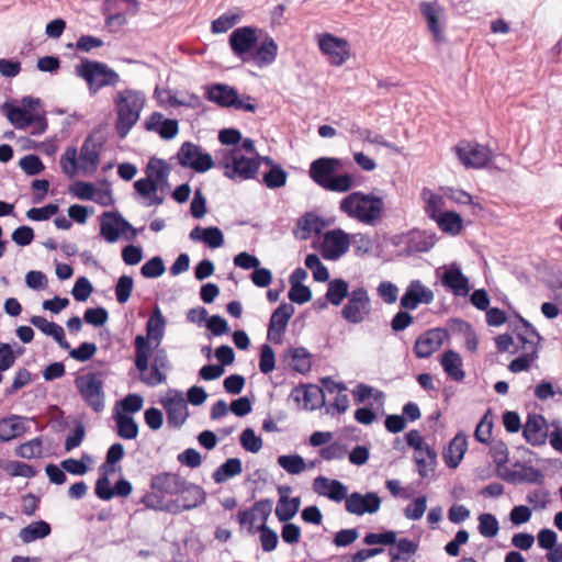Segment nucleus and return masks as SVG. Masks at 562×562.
I'll use <instances>...</instances> for the list:
<instances>
[{"instance_id":"f257e3e1","label":"nucleus","mask_w":562,"mask_h":562,"mask_svg":"<svg viewBox=\"0 0 562 562\" xmlns=\"http://www.w3.org/2000/svg\"><path fill=\"white\" fill-rule=\"evenodd\" d=\"M383 209V198L362 191L351 192L339 203V210L348 217L371 226L381 221Z\"/></svg>"},{"instance_id":"f03ea898","label":"nucleus","mask_w":562,"mask_h":562,"mask_svg":"<svg viewBox=\"0 0 562 562\" xmlns=\"http://www.w3.org/2000/svg\"><path fill=\"white\" fill-rule=\"evenodd\" d=\"M184 482L186 479L178 473H158L151 477V491L140 498V503L146 508L165 512V508L169 507V504L173 501L171 497L181 493Z\"/></svg>"},{"instance_id":"7ed1b4c3","label":"nucleus","mask_w":562,"mask_h":562,"mask_svg":"<svg viewBox=\"0 0 562 562\" xmlns=\"http://www.w3.org/2000/svg\"><path fill=\"white\" fill-rule=\"evenodd\" d=\"M166 318L158 305L153 308V312L146 324L147 336L137 335L134 339L135 347V367L138 371L144 372L148 369V360L151 356L153 346L157 348L165 335Z\"/></svg>"},{"instance_id":"20e7f679","label":"nucleus","mask_w":562,"mask_h":562,"mask_svg":"<svg viewBox=\"0 0 562 562\" xmlns=\"http://www.w3.org/2000/svg\"><path fill=\"white\" fill-rule=\"evenodd\" d=\"M114 104L117 113L115 130L119 138L124 139L139 120L145 95L140 91L125 89L117 92Z\"/></svg>"},{"instance_id":"39448f33","label":"nucleus","mask_w":562,"mask_h":562,"mask_svg":"<svg viewBox=\"0 0 562 562\" xmlns=\"http://www.w3.org/2000/svg\"><path fill=\"white\" fill-rule=\"evenodd\" d=\"M76 75L88 85L89 94L92 97L105 87H114L120 81V75L105 63L82 58L75 68Z\"/></svg>"},{"instance_id":"423d86ee","label":"nucleus","mask_w":562,"mask_h":562,"mask_svg":"<svg viewBox=\"0 0 562 562\" xmlns=\"http://www.w3.org/2000/svg\"><path fill=\"white\" fill-rule=\"evenodd\" d=\"M217 167L224 169V176L234 181H244L255 178L259 168L260 160L244 156L239 149L224 150L221 157H217Z\"/></svg>"},{"instance_id":"0eeeda50","label":"nucleus","mask_w":562,"mask_h":562,"mask_svg":"<svg viewBox=\"0 0 562 562\" xmlns=\"http://www.w3.org/2000/svg\"><path fill=\"white\" fill-rule=\"evenodd\" d=\"M123 235L126 240L136 238L137 231L117 211H106L101 215L100 236L110 244L116 243Z\"/></svg>"},{"instance_id":"6e6552de","label":"nucleus","mask_w":562,"mask_h":562,"mask_svg":"<svg viewBox=\"0 0 562 562\" xmlns=\"http://www.w3.org/2000/svg\"><path fill=\"white\" fill-rule=\"evenodd\" d=\"M75 385L85 403L95 413H101L104 407L105 393L103 381L98 373L89 372L78 375Z\"/></svg>"},{"instance_id":"1a4fd4ad","label":"nucleus","mask_w":562,"mask_h":562,"mask_svg":"<svg viewBox=\"0 0 562 562\" xmlns=\"http://www.w3.org/2000/svg\"><path fill=\"white\" fill-rule=\"evenodd\" d=\"M206 99L211 102L216 103L222 108H234L236 110H244L247 112H255L257 105L252 101L251 95H246L247 102L241 100L238 95L237 90L225 83H215L211 86L205 94Z\"/></svg>"},{"instance_id":"9d476101","label":"nucleus","mask_w":562,"mask_h":562,"mask_svg":"<svg viewBox=\"0 0 562 562\" xmlns=\"http://www.w3.org/2000/svg\"><path fill=\"white\" fill-rule=\"evenodd\" d=\"M176 158L181 167L193 169L199 173L206 172L215 166L212 156L192 142H184Z\"/></svg>"},{"instance_id":"9b49d317","label":"nucleus","mask_w":562,"mask_h":562,"mask_svg":"<svg viewBox=\"0 0 562 562\" xmlns=\"http://www.w3.org/2000/svg\"><path fill=\"white\" fill-rule=\"evenodd\" d=\"M370 297L363 286L353 289L347 304L341 310V316L350 324H360L370 314Z\"/></svg>"},{"instance_id":"f8f14e48","label":"nucleus","mask_w":562,"mask_h":562,"mask_svg":"<svg viewBox=\"0 0 562 562\" xmlns=\"http://www.w3.org/2000/svg\"><path fill=\"white\" fill-rule=\"evenodd\" d=\"M179 495L180 498L172 501L169 507L165 508V513L173 515L180 514L186 510L194 509L206 501V492L200 485L188 482L187 480Z\"/></svg>"},{"instance_id":"ddd939ff","label":"nucleus","mask_w":562,"mask_h":562,"mask_svg":"<svg viewBox=\"0 0 562 562\" xmlns=\"http://www.w3.org/2000/svg\"><path fill=\"white\" fill-rule=\"evenodd\" d=\"M232 52L244 63L251 60V53L258 43L256 29L251 26H241L235 29L228 38Z\"/></svg>"},{"instance_id":"4468645a","label":"nucleus","mask_w":562,"mask_h":562,"mask_svg":"<svg viewBox=\"0 0 562 562\" xmlns=\"http://www.w3.org/2000/svg\"><path fill=\"white\" fill-rule=\"evenodd\" d=\"M459 160L468 168H483L492 158L491 150L476 143H461L454 147Z\"/></svg>"},{"instance_id":"2eb2a0df","label":"nucleus","mask_w":562,"mask_h":562,"mask_svg":"<svg viewBox=\"0 0 562 562\" xmlns=\"http://www.w3.org/2000/svg\"><path fill=\"white\" fill-rule=\"evenodd\" d=\"M351 245V236L341 228L326 232L324 236L323 257L327 260H338Z\"/></svg>"},{"instance_id":"dca6fc26","label":"nucleus","mask_w":562,"mask_h":562,"mask_svg":"<svg viewBox=\"0 0 562 562\" xmlns=\"http://www.w3.org/2000/svg\"><path fill=\"white\" fill-rule=\"evenodd\" d=\"M344 167L342 160L334 157H319L310 165L311 179L323 189L329 183L338 169Z\"/></svg>"},{"instance_id":"f3484780","label":"nucleus","mask_w":562,"mask_h":562,"mask_svg":"<svg viewBox=\"0 0 562 562\" xmlns=\"http://www.w3.org/2000/svg\"><path fill=\"white\" fill-rule=\"evenodd\" d=\"M318 46L323 54L330 58L335 66H341L349 57V44L346 40L325 33L318 37Z\"/></svg>"},{"instance_id":"a211bd4d","label":"nucleus","mask_w":562,"mask_h":562,"mask_svg":"<svg viewBox=\"0 0 562 562\" xmlns=\"http://www.w3.org/2000/svg\"><path fill=\"white\" fill-rule=\"evenodd\" d=\"M381 507V498L375 492L361 494L351 493L345 503V508L349 514L362 516L364 514H375Z\"/></svg>"},{"instance_id":"6ab92c4d","label":"nucleus","mask_w":562,"mask_h":562,"mask_svg":"<svg viewBox=\"0 0 562 562\" xmlns=\"http://www.w3.org/2000/svg\"><path fill=\"white\" fill-rule=\"evenodd\" d=\"M173 396H168L160 401L167 413V423L170 427L180 428L188 418L187 402L182 392L171 390L169 392Z\"/></svg>"},{"instance_id":"aec40b11","label":"nucleus","mask_w":562,"mask_h":562,"mask_svg":"<svg viewBox=\"0 0 562 562\" xmlns=\"http://www.w3.org/2000/svg\"><path fill=\"white\" fill-rule=\"evenodd\" d=\"M448 338V331L445 328L428 329L419 335L414 345V352L417 358H429L436 350H438Z\"/></svg>"},{"instance_id":"412c9836","label":"nucleus","mask_w":562,"mask_h":562,"mask_svg":"<svg viewBox=\"0 0 562 562\" xmlns=\"http://www.w3.org/2000/svg\"><path fill=\"white\" fill-rule=\"evenodd\" d=\"M290 398L300 404L303 409L315 411L325 405L324 390L315 384H300L291 391Z\"/></svg>"},{"instance_id":"4be33fe9","label":"nucleus","mask_w":562,"mask_h":562,"mask_svg":"<svg viewBox=\"0 0 562 562\" xmlns=\"http://www.w3.org/2000/svg\"><path fill=\"white\" fill-rule=\"evenodd\" d=\"M435 299L434 292L425 286L420 280H412L401 297L400 306L413 311L419 304H430Z\"/></svg>"},{"instance_id":"5701e85b","label":"nucleus","mask_w":562,"mask_h":562,"mask_svg":"<svg viewBox=\"0 0 562 562\" xmlns=\"http://www.w3.org/2000/svg\"><path fill=\"white\" fill-rule=\"evenodd\" d=\"M440 276L441 284L456 296H465L470 291L469 279L462 273L457 263L443 267Z\"/></svg>"},{"instance_id":"b1692460","label":"nucleus","mask_w":562,"mask_h":562,"mask_svg":"<svg viewBox=\"0 0 562 562\" xmlns=\"http://www.w3.org/2000/svg\"><path fill=\"white\" fill-rule=\"evenodd\" d=\"M437 239L434 232L412 229L406 235L404 252L408 256L427 252L435 246Z\"/></svg>"},{"instance_id":"393cba45","label":"nucleus","mask_w":562,"mask_h":562,"mask_svg":"<svg viewBox=\"0 0 562 562\" xmlns=\"http://www.w3.org/2000/svg\"><path fill=\"white\" fill-rule=\"evenodd\" d=\"M145 128L157 133L162 139L170 140L179 133V124L175 119H165L160 112H153L145 121Z\"/></svg>"},{"instance_id":"a878e982","label":"nucleus","mask_w":562,"mask_h":562,"mask_svg":"<svg viewBox=\"0 0 562 562\" xmlns=\"http://www.w3.org/2000/svg\"><path fill=\"white\" fill-rule=\"evenodd\" d=\"M314 491L322 496H326L333 502L340 503L347 499L348 488L338 480H329L325 476H317L314 480Z\"/></svg>"},{"instance_id":"bb28decb","label":"nucleus","mask_w":562,"mask_h":562,"mask_svg":"<svg viewBox=\"0 0 562 562\" xmlns=\"http://www.w3.org/2000/svg\"><path fill=\"white\" fill-rule=\"evenodd\" d=\"M420 12L427 22V27L431 32L434 41L441 43L445 41L443 30L440 23L441 8L435 2H422Z\"/></svg>"},{"instance_id":"cd10ccee","label":"nucleus","mask_w":562,"mask_h":562,"mask_svg":"<svg viewBox=\"0 0 562 562\" xmlns=\"http://www.w3.org/2000/svg\"><path fill=\"white\" fill-rule=\"evenodd\" d=\"M468 441L464 432H458L449 442L443 451V459L449 469H456L461 463L467 452Z\"/></svg>"},{"instance_id":"c85d7f7f","label":"nucleus","mask_w":562,"mask_h":562,"mask_svg":"<svg viewBox=\"0 0 562 562\" xmlns=\"http://www.w3.org/2000/svg\"><path fill=\"white\" fill-rule=\"evenodd\" d=\"M30 323L46 336H50L61 349H70V344L65 337L63 327L54 322H48L43 316H32Z\"/></svg>"},{"instance_id":"c756f323","label":"nucleus","mask_w":562,"mask_h":562,"mask_svg":"<svg viewBox=\"0 0 562 562\" xmlns=\"http://www.w3.org/2000/svg\"><path fill=\"white\" fill-rule=\"evenodd\" d=\"M112 417L115 422L116 435L124 440H134L137 438L139 428L133 416L120 413V409H113Z\"/></svg>"},{"instance_id":"7c9ffc66","label":"nucleus","mask_w":562,"mask_h":562,"mask_svg":"<svg viewBox=\"0 0 562 562\" xmlns=\"http://www.w3.org/2000/svg\"><path fill=\"white\" fill-rule=\"evenodd\" d=\"M25 417L11 415L0 419V441L8 442L26 431Z\"/></svg>"},{"instance_id":"2f4dec72","label":"nucleus","mask_w":562,"mask_h":562,"mask_svg":"<svg viewBox=\"0 0 562 562\" xmlns=\"http://www.w3.org/2000/svg\"><path fill=\"white\" fill-rule=\"evenodd\" d=\"M440 364L445 373L453 381L461 382L465 372L462 369V359L454 350H447L440 357Z\"/></svg>"},{"instance_id":"473e14b6","label":"nucleus","mask_w":562,"mask_h":562,"mask_svg":"<svg viewBox=\"0 0 562 562\" xmlns=\"http://www.w3.org/2000/svg\"><path fill=\"white\" fill-rule=\"evenodd\" d=\"M548 437L547 419L540 414H529V445L543 446Z\"/></svg>"},{"instance_id":"72a5a7b5","label":"nucleus","mask_w":562,"mask_h":562,"mask_svg":"<svg viewBox=\"0 0 562 562\" xmlns=\"http://www.w3.org/2000/svg\"><path fill=\"white\" fill-rule=\"evenodd\" d=\"M278 54V45L271 37H267L251 53V60L259 67L268 66L276 60Z\"/></svg>"},{"instance_id":"f704fd0d","label":"nucleus","mask_w":562,"mask_h":562,"mask_svg":"<svg viewBox=\"0 0 562 562\" xmlns=\"http://www.w3.org/2000/svg\"><path fill=\"white\" fill-rule=\"evenodd\" d=\"M2 109L5 110L8 121L19 130L26 128L34 123V114H32L27 109L13 105L8 102L2 105Z\"/></svg>"},{"instance_id":"c9c22d12","label":"nucleus","mask_w":562,"mask_h":562,"mask_svg":"<svg viewBox=\"0 0 562 562\" xmlns=\"http://www.w3.org/2000/svg\"><path fill=\"white\" fill-rule=\"evenodd\" d=\"M52 532L50 525L45 520L33 521L22 528L19 532V538L23 543H31L38 539L48 537Z\"/></svg>"},{"instance_id":"e433bc0d","label":"nucleus","mask_w":562,"mask_h":562,"mask_svg":"<svg viewBox=\"0 0 562 562\" xmlns=\"http://www.w3.org/2000/svg\"><path fill=\"white\" fill-rule=\"evenodd\" d=\"M241 472V460L239 458H229L213 472L212 479L215 483L221 484Z\"/></svg>"},{"instance_id":"4c0bfd02","label":"nucleus","mask_w":562,"mask_h":562,"mask_svg":"<svg viewBox=\"0 0 562 562\" xmlns=\"http://www.w3.org/2000/svg\"><path fill=\"white\" fill-rule=\"evenodd\" d=\"M146 176L150 177L157 188L159 186L167 187L168 186V176L170 172L169 165L164 160L159 158H151L146 167Z\"/></svg>"},{"instance_id":"58836bf2","label":"nucleus","mask_w":562,"mask_h":562,"mask_svg":"<svg viewBox=\"0 0 562 562\" xmlns=\"http://www.w3.org/2000/svg\"><path fill=\"white\" fill-rule=\"evenodd\" d=\"M438 227L452 236L458 235L463 227L461 215L454 211H445L436 220Z\"/></svg>"},{"instance_id":"ea45409f","label":"nucleus","mask_w":562,"mask_h":562,"mask_svg":"<svg viewBox=\"0 0 562 562\" xmlns=\"http://www.w3.org/2000/svg\"><path fill=\"white\" fill-rule=\"evenodd\" d=\"M288 357H290L291 360L293 361L292 368L294 371L302 373V374H305L311 371L312 355L306 348H304V347L290 348L284 353V358H288Z\"/></svg>"},{"instance_id":"a19ab883","label":"nucleus","mask_w":562,"mask_h":562,"mask_svg":"<svg viewBox=\"0 0 562 562\" xmlns=\"http://www.w3.org/2000/svg\"><path fill=\"white\" fill-rule=\"evenodd\" d=\"M350 295L349 283L340 278L328 281L326 300L334 306H339Z\"/></svg>"},{"instance_id":"79ce46f5","label":"nucleus","mask_w":562,"mask_h":562,"mask_svg":"<svg viewBox=\"0 0 562 562\" xmlns=\"http://www.w3.org/2000/svg\"><path fill=\"white\" fill-rule=\"evenodd\" d=\"M420 196L425 202L424 211L426 215L435 221L442 212L441 209L445 206V199L440 194L434 193L430 189L424 188Z\"/></svg>"},{"instance_id":"37998d69","label":"nucleus","mask_w":562,"mask_h":562,"mask_svg":"<svg viewBox=\"0 0 562 562\" xmlns=\"http://www.w3.org/2000/svg\"><path fill=\"white\" fill-rule=\"evenodd\" d=\"M414 460L418 467V474L422 477H428L429 473L435 471L437 452L434 448L426 446L424 452L414 454Z\"/></svg>"},{"instance_id":"c03bdc74","label":"nucleus","mask_w":562,"mask_h":562,"mask_svg":"<svg viewBox=\"0 0 562 562\" xmlns=\"http://www.w3.org/2000/svg\"><path fill=\"white\" fill-rule=\"evenodd\" d=\"M294 306L291 303L282 302L271 314L268 326L278 327L281 331H285L289 321L294 314Z\"/></svg>"},{"instance_id":"a18cd8bd","label":"nucleus","mask_w":562,"mask_h":562,"mask_svg":"<svg viewBox=\"0 0 562 562\" xmlns=\"http://www.w3.org/2000/svg\"><path fill=\"white\" fill-rule=\"evenodd\" d=\"M101 144L99 145V147ZM80 160L83 165L90 166V170L94 171L100 162V154L98 145L92 142V135H89L80 148Z\"/></svg>"},{"instance_id":"49530a36","label":"nucleus","mask_w":562,"mask_h":562,"mask_svg":"<svg viewBox=\"0 0 562 562\" xmlns=\"http://www.w3.org/2000/svg\"><path fill=\"white\" fill-rule=\"evenodd\" d=\"M15 454L22 459L41 458L43 456L42 437H36L26 442L21 443L19 447H16Z\"/></svg>"},{"instance_id":"de8ad7c7","label":"nucleus","mask_w":562,"mask_h":562,"mask_svg":"<svg viewBox=\"0 0 562 562\" xmlns=\"http://www.w3.org/2000/svg\"><path fill=\"white\" fill-rule=\"evenodd\" d=\"M144 400L139 394L131 393L116 402L113 409H120V413L132 416L143 408Z\"/></svg>"},{"instance_id":"09e8293b","label":"nucleus","mask_w":562,"mask_h":562,"mask_svg":"<svg viewBox=\"0 0 562 562\" xmlns=\"http://www.w3.org/2000/svg\"><path fill=\"white\" fill-rule=\"evenodd\" d=\"M297 225L306 233L304 238H307L311 233L319 234L325 226V222L321 216L308 212L297 221Z\"/></svg>"},{"instance_id":"8fccbe9b","label":"nucleus","mask_w":562,"mask_h":562,"mask_svg":"<svg viewBox=\"0 0 562 562\" xmlns=\"http://www.w3.org/2000/svg\"><path fill=\"white\" fill-rule=\"evenodd\" d=\"M288 172L280 166H272L268 172L263 175L262 182L269 189H279L285 186Z\"/></svg>"},{"instance_id":"3c124183","label":"nucleus","mask_w":562,"mask_h":562,"mask_svg":"<svg viewBox=\"0 0 562 562\" xmlns=\"http://www.w3.org/2000/svg\"><path fill=\"white\" fill-rule=\"evenodd\" d=\"M479 520V532L485 538H493L499 530V524L497 518L490 513L481 514Z\"/></svg>"},{"instance_id":"603ef678","label":"nucleus","mask_w":562,"mask_h":562,"mask_svg":"<svg viewBox=\"0 0 562 562\" xmlns=\"http://www.w3.org/2000/svg\"><path fill=\"white\" fill-rule=\"evenodd\" d=\"M109 471H114V469L102 470V474L95 482L94 493L102 501H110L115 496L114 487L110 483Z\"/></svg>"},{"instance_id":"864d4df0","label":"nucleus","mask_w":562,"mask_h":562,"mask_svg":"<svg viewBox=\"0 0 562 562\" xmlns=\"http://www.w3.org/2000/svg\"><path fill=\"white\" fill-rule=\"evenodd\" d=\"M278 463L289 474H300L305 469V461L300 454L280 456Z\"/></svg>"},{"instance_id":"5fc2aeb1","label":"nucleus","mask_w":562,"mask_h":562,"mask_svg":"<svg viewBox=\"0 0 562 562\" xmlns=\"http://www.w3.org/2000/svg\"><path fill=\"white\" fill-rule=\"evenodd\" d=\"M355 187L353 176L351 173H340L333 177L329 183L326 186L325 190L331 192H348L350 189Z\"/></svg>"},{"instance_id":"6e6d98bb","label":"nucleus","mask_w":562,"mask_h":562,"mask_svg":"<svg viewBox=\"0 0 562 562\" xmlns=\"http://www.w3.org/2000/svg\"><path fill=\"white\" fill-rule=\"evenodd\" d=\"M134 288V280L131 276L123 274L121 276L115 283V296L120 304L126 303Z\"/></svg>"},{"instance_id":"4d7b16f0","label":"nucleus","mask_w":562,"mask_h":562,"mask_svg":"<svg viewBox=\"0 0 562 562\" xmlns=\"http://www.w3.org/2000/svg\"><path fill=\"white\" fill-rule=\"evenodd\" d=\"M241 447L251 453H257L262 448V439L250 427L245 428L239 437Z\"/></svg>"},{"instance_id":"13d9d810","label":"nucleus","mask_w":562,"mask_h":562,"mask_svg":"<svg viewBox=\"0 0 562 562\" xmlns=\"http://www.w3.org/2000/svg\"><path fill=\"white\" fill-rule=\"evenodd\" d=\"M166 271L164 260L160 256H155L147 260L140 268L144 278L155 279L162 276Z\"/></svg>"},{"instance_id":"bf43d9fd","label":"nucleus","mask_w":562,"mask_h":562,"mask_svg":"<svg viewBox=\"0 0 562 562\" xmlns=\"http://www.w3.org/2000/svg\"><path fill=\"white\" fill-rule=\"evenodd\" d=\"M257 530L260 532V542L265 552L273 551L279 542L278 533L271 529L267 524L257 526Z\"/></svg>"},{"instance_id":"052dcab7","label":"nucleus","mask_w":562,"mask_h":562,"mask_svg":"<svg viewBox=\"0 0 562 562\" xmlns=\"http://www.w3.org/2000/svg\"><path fill=\"white\" fill-rule=\"evenodd\" d=\"M4 470L11 476H22L31 479L37 474V471L33 465L21 461H8L4 467Z\"/></svg>"},{"instance_id":"680f3d73","label":"nucleus","mask_w":562,"mask_h":562,"mask_svg":"<svg viewBox=\"0 0 562 562\" xmlns=\"http://www.w3.org/2000/svg\"><path fill=\"white\" fill-rule=\"evenodd\" d=\"M68 191L80 200L91 201L95 195V187L91 182L77 180L69 186Z\"/></svg>"},{"instance_id":"e2e57ef3","label":"nucleus","mask_w":562,"mask_h":562,"mask_svg":"<svg viewBox=\"0 0 562 562\" xmlns=\"http://www.w3.org/2000/svg\"><path fill=\"white\" fill-rule=\"evenodd\" d=\"M69 351V357L80 361L86 362L92 359V357L95 355L98 347L94 342H81L77 348L67 349Z\"/></svg>"},{"instance_id":"0e129e2a","label":"nucleus","mask_w":562,"mask_h":562,"mask_svg":"<svg viewBox=\"0 0 562 562\" xmlns=\"http://www.w3.org/2000/svg\"><path fill=\"white\" fill-rule=\"evenodd\" d=\"M19 166L27 176L40 175L45 169L41 158L34 154H30L21 158Z\"/></svg>"},{"instance_id":"69168bd1","label":"nucleus","mask_w":562,"mask_h":562,"mask_svg":"<svg viewBox=\"0 0 562 562\" xmlns=\"http://www.w3.org/2000/svg\"><path fill=\"white\" fill-rule=\"evenodd\" d=\"M109 319V312L103 306L89 307L85 311L83 321L94 327L103 326Z\"/></svg>"},{"instance_id":"338daca9","label":"nucleus","mask_w":562,"mask_h":562,"mask_svg":"<svg viewBox=\"0 0 562 562\" xmlns=\"http://www.w3.org/2000/svg\"><path fill=\"white\" fill-rule=\"evenodd\" d=\"M324 460H341L348 454V447L339 441H334L319 450Z\"/></svg>"},{"instance_id":"774afa93","label":"nucleus","mask_w":562,"mask_h":562,"mask_svg":"<svg viewBox=\"0 0 562 562\" xmlns=\"http://www.w3.org/2000/svg\"><path fill=\"white\" fill-rule=\"evenodd\" d=\"M276 368V355L272 347L263 344L260 347L259 370L263 374L272 372Z\"/></svg>"}]
</instances>
